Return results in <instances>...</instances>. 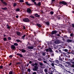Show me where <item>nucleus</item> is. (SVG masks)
<instances>
[{
  "label": "nucleus",
  "instance_id": "32",
  "mask_svg": "<svg viewBox=\"0 0 74 74\" xmlns=\"http://www.w3.org/2000/svg\"><path fill=\"white\" fill-rule=\"evenodd\" d=\"M42 55H43V56H45V55H46V54H45V53L44 52V53H43L42 54Z\"/></svg>",
  "mask_w": 74,
  "mask_h": 74
},
{
  "label": "nucleus",
  "instance_id": "9",
  "mask_svg": "<svg viewBox=\"0 0 74 74\" xmlns=\"http://www.w3.org/2000/svg\"><path fill=\"white\" fill-rule=\"evenodd\" d=\"M34 48V47L33 46L30 47V46H29L28 47V48L29 49H32Z\"/></svg>",
  "mask_w": 74,
  "mask_h": 74
},
{
  "label": "nucleus",
  "instance_id": "22",
  "mask_svg": "<svg viewBox=\"0 0 74 74\" xmlns=\"http://www.w3.org/2000/svg\"><path fill=\"white\" fill-rule=\"evenodd\" d=\"M1 9H2L3 10H7V8H6L5 7V8H1Z\"/></svg>",
  "mask_w": 74,
  "mask_h": 74
},
{
  "label": "nucleus",
  "instance_id": "19",
  "mask_svg": "<svg viewBox=\"0 0 74 74\" xmlns=\"http://www.w3.org/2000/svg\"><path fill=\"white\" fill-rule=\"evenodd\" d=\"M25 36H26V35H24L23 36H22V38H21L22 39H24V37H25Z\"/></svg>",
  "mask_w": 74,
  "mask_h": 74
},
{
  "label": "nucleus",
  "instance_id": "39",
  "mask_svg": "<svg viewBox=\"0 0 74 74\" xmlns=\"http://www.w3.org/2000/svg\"><path fill=\"white\" fill-rule=\"evenodd\" d=\"M9 74H12V72L11 71H10L9 73Z\"/></svg>",
  "mask_w": 74,
  "mask_h": 74
},
{
  "label": "nucleus",
  "instance_id": "45",
  "mask_svg": "<svg viewBox=\"0 0 74 74\" xmlns=\"http://www.w3.org/2000/svg\"><path fill=\"white\" fill-rule=\"evenodd\" d=\"M36 1L35 0H32V1L33 2H34Z\"/></svg>",
  "mask_w": 74,
  "mask_h": 74
},
{
  "label": "nucleus",
  "instance_id": "49",
  "mask_svg": "<svg viewBox=\"0 0 74 74\" xmlns=\"http://www.w3.org/2000/svg\"><path fill=\"white\" fill-rule=\"evenodd\" d=\"M72 26H73V27H74V24H72Z\"/></svg>",
  "mask_w": 74,
  "mask_h": 74
},
{
  "label": "nucleus",
  "instance_id": "38",
  "mask_svg": "<svg viewBox=\"0 0 74 74\" xmlns=\"http://www.w3.org/2000/svg\"><path fill=\"white\" fill-rule=\"evenodd\" d=\"M40 67L42 69H44V67L43 66H41Z\"/></svg>",
  "mask_w": 74,
  "mask_h": 74
},
{
  "label": "nucleus",
  "instance_id": "54",
  "mask_svg": "<svg viewBox=\"0 0 74 74\" xmlns=\"http://www.w3.org/2000/svg\"><path fill=\"white\" fill-rule=\"evenodd\" d=\"M73 36V34H71V36Z\"/></svg>",
  "mask_w": 74,
  "mask_h": 74
},
{
  "label": "nucleus",
  "instance_id": "13",
  "mask_svg": "<svg viewBox=\"0 0 74 74\" xmlns=\"http://www.w3.org/2000/svg\"><path fill=\"white\" fill-rule=\"evenodd\" d=\"M25 4L27 5H28V6L31 5V4L28 3L27 2H25Z\"/></svg>",
  "mask_w": 74,
  "mask_h": 74
},
{
  "label": "nucleus",
  "instance_id": "14",
  "mask_svg": "<svg viewBox=\"0 0 74 74\" xmlns=\"http://www.w3.org/2000/svg\"><path fill=\"white\" fill-rule=\"evenodd\" d=\"M48 69H46L44 70V72L45 73H47Z\"/></svg>",
  "mask_w": 74,
  "mask_h": 74
},
{
  "label": "nucleus",
  "instance_id": "23",
  "mask_svg": "<svg viewBox=\"0 0 74 74\" xmlns=\"http://www.w3.org/2000/svg\"><path fill=\"white\" fill-rule=\"evenodd\" d=\"M14 45L15 46H18V44L17 43H14Z\"/></svg>",
  "mask_w": 74,
  "mask_h": 74
},
{
  "label": "nucleus",
  "instance_id": "20",
  "mask_svg": "<svg viewBox=\"0 0 74 74\" xmlns=\"http://www.w3.org/2000/svg\"><path fill=\"white\" fill-rule=\"evenodd\" d=\"M37 25L39 27H41V26L39 24H37Z\"/></svg>",
  "mask_w": 74,
  "mask_h": 74
},
{
  "label": "nucleus",
  "instance_id": "16",
  "mask_svg": "<svg viewBox=\"0 0 74 74\" xmlns=\"http://www.w3.org/2000/svg\"><path fill=\"white\" fill-rule=\"evenodd\" d=\"M21 51L23 52V53H25L26 51V50L24 49H22L21 50Z\"/></svg>",
  "mask_w": 74,
  "mask_h": 74
},
{
  "label": "nucleus",
  "instance_id": "7",
  "mask_svg": "<svg viewBox=\"0 0 74 74\" xmlns=\"http://www.w3.org/2000/svg\"><path fill=\"white\" fill-rule=\"evenodd\" d=\"M57 33V31L55 30H54L53 31H52V34L53 35L54 34H56Z\"/></svg>",
  "mask_w": 74,
  "mask_h": 74
},
{
  "label": "nucleus",
  "instance_id": "24",
  "mask_svg": "<svg viewBox=\"0 0 74 74\" xmlns=\"http://www.w3.org/2000/svg\"><path fill=\"white\" fill-rule=\"evenodd\" d=\"M53 13H54L53 12V11H51L50 12V14L51 15H53Z\"/></svg>",
  "mask_w": 74,
  "mask_h": 74
},
{
  "label": "nucleus",
  "instance_id": "43",
  "mask_svg": "<svg viewBox=\"0 0 74 74\" xmlns=\"http://www.w3.org/2000/svg\"><path fill=\"white\" fill-rule=\"evenodd\" d=\"M43 62H44L45 63V64H47V63L46 61H43Z\"/></svg>",
  "mask_w": 74,
  "mask_h": 74
},
{
  "label": "nucleus",
  "instance_id": "12",
  "mask_svg": "<svg viewBox=\"0 0 74 74\" xmlns=\"http://www.w3.org/2000/svg\"><path fill=\"white\" fill-rule=\"evenodd\" d=\"M35 16L36 17H40V15H38L37 14H35Z\"/></svg>",
  "mask_w": 74,
  "mask_h": 74
},
{
  "label": "nucleus",
  "instance_id": "6",
  "mask_svg": "<svg viewBox=\"0 0 74 74\" xmlns=\"http://www.w3.org/2000/svg\"><path fill=\"white\" fill-rule=\"evenodd\" d=\"M27 12L28 13H31V10L29 8L27 9Z\"/></svg>",
  "mask_w": 74,
  "mask_h": 74
},
{
  "label": "nucleus",
  "instance_id": "64",
  "mask_svg": "<svg viewBox=\"0 0 74 74\" xmlns=\"http://www.w3.org/2000/svg\"><path fill=\"white\" fill-rule=\"evenodd\" d=\"M72 64H74V62H72Z\"/></svg>",
  "mask_w": 74,
  "mask_h": 74
},
{
  "label": "nucleus",
  "instance_id": "62",
  "mask_svg": "<svg viewBox=\"0 0 74 74\" xmlns=\"http://www.w3.org/2000/svg\"><path fill=\"white\" fill-rule=\"evenodd\" d=\"M55 1V0H52V2H54Z\"/></svg>",
  "mask_w": 74,
  "mask_h": 74
},
{
  "label": "nucleus",
  "instance_id": "15",
  "mask_svg": "<svg viewBox=\"0 0 74 74\" xmlns=\"http://www.w3.org/2000/svg\"><path fill=\"white\" fill-rule=\"evenodd\" d=\"M59 60H60L62 62L63 61V60L62 59V58H61V57L60 56H59Z\"/></svg>",
  "mask_w": 74,
  "mask_h": 74
},
{
  "label": "nucleus",
  "instance_id": "42",
  "mask_svg": "<svg viewBox=\"0 0 74 74\" xmlns=\"http://www.w3.org/2000/svg\"><path fill=\"white\" fill-rule=\"evenodd\" d=\"M56 36H60V35L59 34H56Z\"/></svg>",
  "mask_w": 74,
  "mask_h": 74
},
{
  "label": "nucleus",
  "instance_id": "11",
  "mask_svg": "<svg viewBox=\"0 0 74 74\" xmlns=\"http://www.w3.org/2000/svg\"><path fill=\"white\" fill-rule=\"evenodd\" d=\"M54 43H49V44H48V45H49V47H52V46H51V45H54Z\"/></svg>",
  "mask_w": 74,
  "mask_h": 74
},
{
  "label": "nucleus",
  "instance_id": "53",
  "mask_svg": "<svg viewBox=\"0 0 74 74\" xmlns=\"http://www.w3.org/2000/svg\"><path fill=\"white\" fill-rule=\"evenodd\" d=\"M55 67L54 66V67L52 68V69H54V70H55V69H55Z\"/></svg>",
  "mask_w": 74,
  "mask_h": 74
},
{
  "label": "nucleus",
  "instance_id": "26",
  "mask_svg": "<svg viewBox=\"0 0 74 74\" xmlns=\"http://www.w3.org/2000/svg\"><path fill=\"white\" fill-rule=\"evenodd\" d=\"M20 10L19 9V8H17L16 10V11H17V12H18L20 11Z\"/></svg>",
  "mask_w": 74,
  "mask_h": 74
},
{
  "label": "nucleus",
  "instance_id": "37",
  "mask_svg": "<svg viewBox=\"0 0 74 74\" xmlns=\"http://www.w3.org/2000/svg\"><path fill=\"white\" fill-rule=\"evenodd\" d=\"M29 66V64H26V66L27 67Z\"/></svg>",
  "mask_w": 74,
  "mask_h": 74
},
{
  "label": "nucleus",
  "instance_id": "5",
  "mask_svg": "<svg viewBox=\"0 0 74 74\" xmlns=\"http://www.w3.org/2000/svg\"><path fill=\"white\" fill-rule=\"evenodd\" d=\"M34 68H34L33 69V70L34 71H37V69H38V67L37 66H35Z\"/></svg>",
  "mask_w": 74,
  "mask_h": 74
},
{
  "label": "nucleus",
  "instance_id": "31",
  "mask_svg": "<svg viewBox=\"0 0 74 74\" xmlns=\"http://www.w3.org/2000/svg\"><path fill=\"white\" fill-rule=\"evenodd\" d=\"M39 64H40V65L41 66H43V64L42 63H39Z\"/></svg>",
  "mask_w": 74,
  "mask_h": 74
},
{
  "label": "nucleus",
  "instance_id": "17",
  "mask_svg": "<svg viewBox=\"0 0 74 74\" xmlns=\"http://www.w3.org/2000/svg\"><path fill=\"white\" fill-rule=\"evenodd\" d=\"M17 55L18 56H20L21 57H23V55L22 54H17Z\"/></svg>",
  "mask_w": 74,
  "mask_h": 74
},
{
  "label": "nucleus",
  "instance_id": "4",
  "mask_svg": "<svg viewBox=\"0 0 74 74\" xmlns=\"http://www.w3.org/2000/svg\"><path fill=\"white\" fill-rule=\"evenodd\" d=\"M11 49H12L14 50L15 49V47L14 45H12L11 46Z\"/></svg>",
  "mask_w": 74,
  "mask_h": 74
},
{
  "label": "nucleus",
  "instance_id": "60",
  "mask_svg": "<svg viewBox=\"0 0 74 74\" xmlns=\"http://www.w3.org/2000/svg\"><path fill=\"white\" fill-rule=\"evenodd\" d=\"M12 63H10V64H9V66H11V65H12Z\"/></svg>",
  "mask_w": 74,
  "mask_h": 74
},
{
  "label": "nucleus",
  "instance_id": "8",
  "mask_svg": "<svg viewBox=\"0 0 74 74\" xmlns=\"http://www.w3.org/2000/svg\"><path fill=\"white\" fill-rule=\"evenodd\" d=\"M60 42V41L59 40H56L55 42V43L56 44H59Z\"/></svg>",
  "mask_w": 74,
  "mask_h": 74
},
{
  "label": "nucleus",
  "instance_id": "50",
  "mask_svg": "<svg viewBox=\"0 0 74 74\" xmlns=\"http://www.w3.org/2000/svg\"><path fill=\"white\" fill-rule=\"evenodd\" d=\"M72 67L74 68V64H73L72 66Z\"/></svg>",
  "mask_w": 74,
  "mask_h": 74
},
{
  "label": "nucleus",
  "instance_id": "55",
  "mask_svg": "<svg viewBox=\"0 0 74 74\" xmlns=\"http://www.w3.org/2000/svg\"><path fill=\"white\" fill-rule=\"evenodd\" d=\"M2 3L3 2V0H0Z\"/></svg>",
  "mask_w": 74,
  "mask_h": 74
},
{
  "label": "nucleus",
  "instance_id": "52",
  "mask_svg": "<svg viewBox=\"0 0 74 74\" xmlns=\"http://www.w3.org/2000/svg\"><path fill=\"white\" fill-rule=\"evenodd\" d=\"M12 55H10L9 56V57H10V58H12Z\"/></svg>",
  "mask_w": 74,
  "mask_h": 74
},
{
  "label": "nucleus",
  "instance_id": "10",
  "mask_svg": "<svg viewBox=\"0 0 74 74\" xmlns=\"http://www.w3.org/2000/svg\"><path fill=\"white\" fill-rule=\"evenodd\" d=\"M17 35L19 36H21L22 35V34H21V33L20 32H17Z\"/></svg>",
  "mask_w": 74,
  "mask_h": 74
},
{
  "label": "nucleus",
  "instance_id": "35",
  "mask_svg": "<svg viewBox=\"0 0 74 74\" xmlns=\"http://www.w3.org/2000/svg\"><path fill=\"white\" fill-rule=\"evenodd\" d=\"M3 40L4 41H6L7 40V38H4V39H3Z\"/></svg>",
  "mask_w": 74,
  "mask_h": 74
},
{
  "label": "nucleus",
  "instance_id": "3",
  "mask_svg": "<svg viewBox=\"0 0 74 74\" xmlns=\"http://www.w3.org/2000/svg\"><path fill=\"white\" fill-rule=\"evenodd\" d=\"M60 5H61V4L63 5H66L67 4V3L66 2L62 1V2H60Z\"/></svg>",
  "mask_w": 74,
  "mask_h": 74
},
{
  "label": "nucleus",
  "instance_id": "29",
  "mask_svg": "<svg viewBox=\"0 0 74 74\" xmlns=\"http://www.w3.org/2000/svg\"><path fill=\"white\" fill-rule=\"evenodd\" d=\"M19 1L21 3H23L24 2L23 1V0H20Z\"/></svg>",
  "mask_w": 74,
  "mask_h": 74
},
{
  "label": "nucleus",
  "instance_id": "27",
  "mask_svg": "<svg viewBox=\"0 0 74 74\" xmlns=\"http://www.w3.org/2000/svg\"><path fill=\"white\" fill-rule=\"evenodd\" d=\"M8 40H11V38L10 37H8Z\"/></svg>",
  "mask_w": 74,
  "mask_h": 74
},
{
  "label": "nucleus",
  "instance_id": "47",
  "mask_svg": "<svg viewBox=\"0 0 74 74\" xmlns=\"http://www.w3.org/2000/svg\"><path fill=\"white\" fill-rule=\"evenodd\" d=\"M7 28L8 29H10V26H8V27H7Z\"/></svg>",
  "mask_w": 74,
  "mask_h": 74
},
{
  "label": "nucleus",
  "instance_id": "56",
  "mask_svg": "<svg viewBox=\"0 0 74 74\" xmlns=\"http://www.w3.org/2000/svg\"><path fill=\"white\" fill-rule=\"evenodd\" d=\"M36 72H34L33 73V74H36Z\"/></svg>",
  "mask_w": 74,
  "mask_h": 74
},
{
  "label": "nucleus",
  "instance_id": "63",
  "mask_svg": "<svg viewBox=\"0 0 74 74\" xmlns=\"http://www.w3.org/2000/svg\"><path fill=\"white\" fill-rule=\"evenodd\" d=\"M4 37H5L6 36V35H3Z\"/></svg>",
  "mask_w": 74,
  "mask_h": 74
},
{
  "label": "nucleus",
  "instance_id": "25",
  "mask_svg": "<svg viewBox=\"0 0 74 74\" xmlns=\"http://www.w3.org/2000/svg\"><path fill=\"white\" fill-rule=\"evenodd\" d=\"M2 3H3V4H5V5H7V3H6V2H3Z\"/></svg>",
  "mask_w": 74,
  "mask_h": 74
},
{
  "label": "nucleus",
  "instance_id": "33",
  "mask_svg": "<svg viewBox=\"0 0 74 74\" xmlns=\"http://www.w3.org/2000/svg\"><path fill=\"white\" fill-rule=\"evenodd\" d=\"M17 5V4L16 3H14V6H16Z\"/></svg>",
  "mask_w": 74,
  "mask_h": 74
},
{
  "label": "nucleus",
  "instance_id": "59",
  "mask_svg": "<svg viewBox=\"0 0 74 74\" xmlns=\"http://www.w3.org/2000/svg\"><path fill=\"white\" fill-rule=\"evenodd\" d=\"M20 64V63H19V62H18L17 63V64Z\"/></svg>",
  "mask_w": 74,
  "mask_h": 74
},
{
  "label": "nucleus",
  "instance_id": "46",
  "mask_svg": "<svg viewBox=\"0 0 74 74\" xmlns=\"http://www.w3.org/2000/svg\"><path fill=\"white\" fill-rule=\"evenodd\" d=\"M64 37L65 38H67V36H64Z\"/></svg>",
  "mask_w": 74,
  "mask_h": 74
},
{
  "label": "nucleus",
  "instance_id": "61",
  "mask_svg": "<svg viewBox=\"0 0 74 74\" xmlns=\"http://www.w3.org/2000/svg\"><path fill=\"white\" fill-rule=\"evenodd\" d=\"M23 28L24 29H25V26H23Z\"/></svg>",
  "mask_w": 74,
  "mask_h": 74
},
{
  "label": "nucleus",
  "instance_id": "48",
  "mask_svg": "<svg viewBox=\"0 0 74 74\" xmlns=\"http://www.w3.org/2000/svg\"><path fill=\"white\" fill-rule=\"evenodd\" d=\"M32 66H35V64H32Z\"/></svg>",
  "mask_w": 74,
  "mask_h": 74
},
{
  "label": "nucleus",
  "instance_id": "30",
  "mask_svg": "<svg viewBox=\"0 0 74 74\" xmlns=\"http://www.w3.org/2000/svg\"><path fill=\"white\" fill-rule=\"evenodd\" d=\"M64 51H65V52H67L68 51V50L67 49H65L64 50Z\"/></svg>",
  "mask_w": 74,
  "mask_h": 74
},
{
  "label": "nucleus",
  "instance_id": "28",
  "mask_svg": "<svg viewBox=\"0 0 74 74\" xmlns=\"http://www.w3.org/2000/svg\"><path fill=\"white\" fill-rule=\"evenodd\" d=\"M16 41L17 42H20L21 41L19 40H18V39H17L16 40Z\"/></svg>",
  "mask_w": 74,
  "mask_h": 74
},
{
  "label": "nucleus",
  "instance_id": "41",
  "mask_svg": "<svg viewBox=\"0 0 74 74\" xmlns=\"http://www.w3.org/2000/svg\"><path fill=\"white\" fill-rule=\"evenodd\" d=\"M51 65L52 66H54V63H52V64H51Z\"/></svg>",
  "mask_w": 74,
  "mask_h": 74
},
{
  "label": "nucleus",
  "instance_id": "18",
  "mask_svg": "<svg viewBox=\"0 0 74 74\" xmlns=\"http://www.w3.org/2000/svg\"><path fill=\"white\" fill-rule=\"evenodd\" d=\"M72 41L71 40H67V42H71Z\"/></svg>",
  "mask_w": 74,
  "mask_h": 74
},
{
  "label": "nucleus",
  "instance_id": "44",
  "mask_svg": "<svg viewBox=\"0 0 74 74\" xmlns=\"http://www.w3.org/2000/svg\"><path fill=\"white\" fill-rule=\"evenodd\" d=\"M27 71H28L29 72H30V69H27Z\"/></svg>",
  "mask_w": 74,
  "mask_h": 74
},
{
  "label": "nucleus",
  "instance_id": "51",
  "mask_svg": "<svg viewBox=\"0 0 74 74\" xmlns=\"http://www.w3.org/2000/svg\"><path fill=\"white\" fill-rule=\"evenodd\" d=\"M29 63V64H31L32 63V62L31 61H30Z\"/></svg>",
  "mask_w": 74,
  "mask_h": 74
},
{
  "label": "nucleus",
  "instance_id": "57",
  "mask_svg": "<svg viewBox=\"0 0 74 74\" xmlns=\"http://www.w3.org/2000/svg\"><path fill=\"white\" fill-rule=\"evenodd\" d=\"M35 66H37V63H35Z\"/></svg>",
  "mask_w": 74,
  "mask_h": 74
},
{
  "label": "nucleus",
  "instance_id": "36",
  "mask_svg": "<svg viewBox=\"0 0 74 74\" xmlns=\"http://www.w3.org/2000/svg\"><path fill=\"white\" fill-rule=\"evenodd\" d=\"M30 17H31L32 18H34V17L33 16H30Z\"/></svg>",
  "mask_w": 74,
  "mask_h": 74
},
{
  "label": "nucleus",
  "instance_id": "2",
  "mask_svg": "<svg viewBox=\"0 0 74 74\" xmlns=\"http://www.w3.org/2000/svg\"><path fill=\"white\" fill-rule=\"evenodd\" d=\"M45 51H46V52H52V50L51 48H49V49H47L45 50Z\"/></svg>",
  "mask_w": 74,
  "mask_h": 74
},
{
  "label": "nucleus",
  "instance_id": "34",
  "mask_svg": "<svg viewBox=\"0 0 74 74\" xmlns=\"http://www.w3.org/2000/svg\"><path fill=\"white\" fill-rule=\"evenodd\" d=\"M46 24H47V25H49V23L48 22H47L46 23Z\"/></svg>",
  "mask_w": 74,
  "mask_h": 74
},
{
  "label": "nucleus",
  "instance_id": "21",
  "mask_svg": "<svg viewBox=\"0 0 74 74\" xmlns=\"http://www.w3.org/2000/svg\"><path fill=\"white\" fill-rule=\"evenodd\" d=\"M37 5L38 6H40L41 5V3H40V2H39L37 4Z\"/></svg>",
  "mask_w": 74,
  "mask_h": 74
},
{
  "label": "nucleus",
  "instance_id": "1",
  "mask_svg": "<svg viewBox=\"0 0 74 74\" xmlns=\"http://www.w3.org/2000/svg\"><path fill=\"white\" fill-rule=\"evenodd\" d=\"M23 21L25 22H30V20L27 18H26L23 19Z\"/></svg>",
  "mask_w": 74,
  "mask_h": 74
},
{
  "label": "nucleus",
  "instance_id": "40",
  "mask_svg": "<svg viewBox=\"0 0 74 74\" xmlns=\"http://www.w3.org/2000/svg\"><path fill=\"white\" fill-rule=\"evenodd\" d=\"M3 66H0V69H3Z\"/></svg>",
  "mask_w": 74,
  "mask_h": 74
},
{
  "label": "nucleus",
  "instance_id": "58",
  "mask_svg": "<svg viewBox=\"0 0 74 74\" xmlns=\"http://www.w3.org/2000/svg\"><path fill=\"white\" fill-rule=\"evenodd\" d=\"M16 17L17 18H18V16H16Z\"/></svg>",
  "mask_w": 74,
  "mask_h": 74
}]
</instances>
